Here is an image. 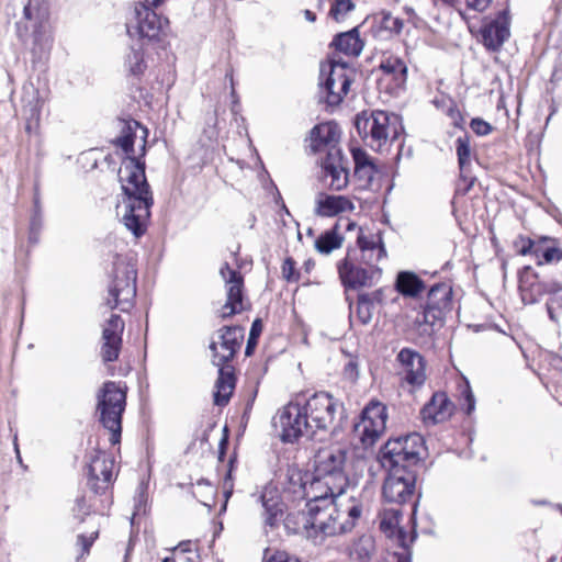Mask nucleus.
I'll use <instances>...</instances> for the list:
<instances>
[{"label": "nucleus", "instance_id": "f257e3e1", "mask_svg": "<svg viewBox=\"0 0 562 562\" xmlns=\"http://www.w3.org/2000/svg\"><path fill=\"white\" fill-rule=\"evenodd\" d=\"M119 178L125 198L116 207L117 214L122 215L125 227L139 237L145 232L153 205V196L145 177V165L128 156L122 162Z\"/></svg>", "mask_w": 562, "mask_h": 562}, {"label": "nucleus", "instance_id": "f03ea898", "mask_svg": "<svg viewBox=\"0 0 562 562\" xmlns=\"http://www.w3.org/2000/svg\"><path fill=\"white\" fill-rule=\"evenodd\" d=\"M23 14L16 22V35L31 53L33 61L45 59L53 47L54 35L47 0H21Z\"/></svg>", "mask_w": 562, "mask_h": 562}, {"label": "nucleus", "instance_id": "7ed1b4c3", "mask_svg": "<svg viewBox=\"0 0 562 562\" xmlns=\"http://www.w3.org/2000/svg\"><path fill=\"white\" fill-rule=\"evenodd\" d=\"M244 328L240 326H224L217 330L216 337L210 344L212 362L218 367V378L215 382L214 403L224 406L228 403L235 389L233 368L225 363L233 360L241 346Z\"/></svg>", "mask_w": 562, "mask_h": 562}, {"label": "nucleus", "instance_id": "20e7f679", "mask_svg": "<svg viewBox=\"0 0 562 562\" xmlns=\"http://www.w3.org/2000/svg\"><path fill=\"white\" fill-rule=\"evenodd\" d=\"M346 508L338 501H325L324 504L307 502L312 530L308 538L315 543H321L325 538L350 531L356 520L361 516V506L353 499Z\"/></svg>", "mask_w": 562, "mask_h": 562}, {"label": "nucleus", "instance_id": "39448f33", "mask_svg": "<svg viewBox=\"0 0 562 562\" xmlns=\"http://www.w3.org/2000/svg\"><path fill=\"white\" fill-rule=\"evenodd\" d=\"M108 295L105 304L110 308L127 312L136 296L137 271L131 259L116 256L109 272Z\"/></svg>", "mask_w": 562, "mask_h": 562}, {"label": "nucleus", "instance_id": "423d86ee", "mask_svg": "<svg viewBox=\"0 0 562 562\" xmlns=\"http://www.w3.org/2000/svg\"><path fill=\"white\" fill-rule=\"evenodd\" d=\"M355 126L364 143L375 151H383L400 134L398 117L385 111L358 114Z\"/></svg>", "mask_w": 562, "mask_h": 562}, {"label": "nucleus", "instance_id": "0eeeda50", "mask_svg": "<svg viewBox=\"0 0 562 562\" xmlns=\"http://www.w3.org/2000/svg\"><path fill=\"white\" fill-rule=\"evenodd\" d=\"M126 405V393L115 382L109 381L98 393L97 409L100 422L111 432V442L117 443L122 431V414Z\"/></svg>", "mask_w": 562, "mask_h": 562}, {"label": "nucleus", "instance_id": "6e6552de", "mask_svg": "<svg viewBox=\"0 0 562 562\" xmlns=\"http://www.w3.org/2000/svg\"><path fill=\"white\" fill-rule=\"evenodd\" d=\"M346 450L331 446L319 449L314 456V474L329 480L335 491H345L348 477L345 473Z\"/></svg>", "mask_w": 562, "mask_h": 562}, {"label": "nucleus", "instance_id": "1a4fd4ad", "mask_svg": "<svg viewBox=\"0 0 562 562\" xmlns=\"http://www.w3.org/2000/svg\"><path fill=\"white\" fill-rule=\"evenodd\" d=\"M351 70L345 63L333 60L321 68L319 93L329 106L341 103L351 85Z\"/></svg>", "mask_w": 562, "mask_h": 562}, {"label": "nucleus", "instance_id": "9d476101", "mask_svg": "<svg viewBox=\"0 0 562 562\" xmlns=\"http://www.w3.org/2000/svg\"><path fill=\"white\" fill-rule=\"evenodd\" d=\"M167 20H162L145 3H137L126 16V32L130 37L155 41L162 33Z\"/></svg>", "mask_w": 562, "mask_h": 562}, {"label": "nucleus", "instance_id": "9b49d317", "mask_svg": "<svg viewBox=\"0 0 562 562\" xmlns=\"http://www.w3.org/2000/svg\"><path fill=\"white\" fill-rule=\"evenodd\" d=\"M386 419V407L382 403L372 401L364 407L360 420L353 426L355 436L364 448L373 446L381 437Z\"/></svg>", "mask_w": 562, "mask_h": 562}, {"label": "nucleus", "instance_id": "f8f14e48", "mask_svg": "<svg viewBox=\"0 0 562 562\" xmlns=\"http://www.w3.org/2000/svg\"><path fill=\"white\" fill-rule=\"evenodd\" d=\"M302 405L314 432L331 428L339 407L331 395L325 392L315 393Z\"/></svg>", "mask_w": 562, "mask_h": 562}, {"label": "nucleus", "instance_id": "ddd939ff", "mask_svg": "<svg viewBox=\"0 0 562 562\" xmlns=\"http://www.w3.org/2000/svg\"><path fill=\"white\" fill-rule=\"evenodd\" d=\"M279 424L282 430L281 438L285 442H294L302 436L315 435L310 419L305 415L302 403L290 402L279 415Z\"/></svg>", "mask_w": 562, "mask_h": 562}, {"label": "nucleus", "instance_id": "4468645a", "mask_svg": "<svg viewBox=\"0 0 562 562\" xmlns=\"http://www.w3.org/2000/svg\"><path fill=\"white\" fill-rule=\"evenodd\" d=\"M220 274L225 282L226 302L220 310V317L225 319L246 310L244 303V278L241 273L234 270L225 262Z\"/></svg>", "mask_w": 562, "mask_h": 562}, {"label": "nucleus", "instance_id": "2eb2a0df", "mask_svg": "<svg viewBox=\"0 0 562 562\" xmlns=\"http://www.w3.org/2000/svg\"><path fill=\"white\" fill-rule=\"evenodd\" d=\"M356 250H349L347 256L338 262L337 269L342 284L349 289L372 286L381 276L380 268H362L353 258Z\"/></svg>", "mask_w": 562, "mask_h": 562}, {"label": "nucleus", "instance_id": "dca6fc26", "mask_svg": "<svg viewBox=\"0 0 562 562\" xmlns=\"http://www.w3.org/2000/svg\"><path fill=\"white\" fill-rule=\"evenodd\" d=\"M415 475L405 469H389L384 481L382 495L387 503L401 505L413 497Z\"/></svg>", "mask_w": 562, "mask_h": 562}, {"label": "nucleus", "instance_id": "f3484780", "mask_svg": "<svg viewBox=\"0 0 562 562\" xmlns=\"http://www.w3.org/2000/svg\"><path fill=\"white\" fill-rule=\"evenodd\" d=\"M87 477L88 486L93 493H104L113 482L114 459L105 452H95L90 458Z\"/></svg>", "mask_w": 562, "mask_h": 562}, {"label": "nucleus", "instance_id": "a211bd4d", "mask_svg": "<svg viewBox=\"0 0 562 562\" xmlns=\"http://www.w3.org/2000/svg\"><path fill=\"white\" fill-rule=\"evenodd\" d=\"M509 7L498 11L494 19H485L481 29L484 46L490 50H497L510 35Z\"/></svg>", "mask_w": 562, "mask_h": 562}, {"label": "nucleus", "instance_id": "6ab92c4d", "mask_svg": "<svg viewBox=\"0 0 562 562\" xmlns=\"http://www.w3.org/2000/svg\"><path fill=\"white\" fill-rule=\"evenodd\" d=\"M124 321L120 315L112 314L105 322L102 330L101 358L103 362H113L117 360L122 348V334L124 331Z\"/></svg>", "mask_w": 562, "mask_h": 562}, {"label": "nucleus", "instance_id": "aec40b11", "mask_svg": "<svg viewBox=\"0 0 562 562\" xmlns=\"http://www.w3.org/2000/svg\"><path fill=\"white\" fill-rule=\"evenodd\" d=\"M322 169L324 181L329 189L340 191L347 187L348 168L341 149H334L331 154L326 155L322 160Z\"/></svg>", "mask_w": 562, "mask_h": 562}, {"label": "nucleus", "instance_id": "412c9836", "mask_svg": "<svg viewBox=\"0 0 562 562\" xmlns=\"http://www.w3.org/2000/svg\"><path fill=\"white\" fill-rule=\"evenodd\" d=\"M452 290L446 283H438L430 288L427 303L424 308V322L434 325L451 308Z\"/></svg>", "mask_w": 562, "mask_h": 562}, {"label": "nucleus", "instance_id": "4be33fe9", "mask_svg": "<svg viewBox=\"0 0 562 562\" xmlns=\"http://www.w3.org/2000/svg\"><path fill=\"white\" fill-rule=\"evenodd\" d=\"M396 360L400 363V374L406 383L420 386L426 381V362L423 356L409 348H403Z\"/></svg>", "mask_w": 562, "mask_h": 562}, {"label": "nucleus", "instance_id": "5701e85b", "mask_svg": "<svg viewBox=\"0 0 562 562\" xmlns=\"http://www.w3.org/2000/svg\"><path fill=\"white\" fill-rule=\"evenodd\" d=\"M339 139L340 130L336 123H321L314 126L310 133V147L313 153L325 150L326 155H329L334 149H340L338 147Z\"/></svg>", "mask_w": 562, "mask_h": 562}, {"label": "nucleus", "instance_id": "b1692460", "mask_svg": "<svg viewBox=\"0 0 562 562\" xmlns=\"http://www.w3.org/2000/svg\"><path fill=\"white\" fill-rule=\"evenodd\" d=\"M454 405L446 393L436 392L430 401L422 408L420 415L426 425H436L449 419Z\"/></svg>", "mask_w": 562, "mask_h": 562}, {"label": "nucleus", "instance_id": "393cba45", "mask_svg": "<svg viewBox=\"0 0 562 562\" xmlns=\"http://www.w3.org/2000/svg\"><path fill=\"white\" fill-rule=\"evenodd\" d=\"M357 244L361 254V262L368 268H378V262L386 257V250L380 234L366 235L362 232L357 238Z\"/></svg>", "mask_w": 562, "mask_h": 562}, {"label": "nucleus", "instance_id": "a878e982", "mask_svg": "<svg viewBox=\"0 0 562 562\" xmlns=\"http://www.w3.org/2000/svg\"><path fill=\"white\" fill-rule=\"evenodd\" d=\"M550 290V284L538 281V276L530 266H525L519 272V291L525 304L536 303L544 293Z\"/></svg>", "mask_w": 562, "mask_h": 562}, {"label": "nucleus", "instance_id": "bb28decb", "mask_svg": "<svg viewBox=\"0 0 562 562\" xmlns=\"http://www.w3.org/2000/svg\"><path fill=\"white\" fill-rule=\"evenodd\" d=\"M351 154L355 161V177L359 183V188L364 190L370 189L376 173L373 160L367 151L361 148H353Z\"/></svg>", "mask_w": 562, "mask_h": 562}, {"label": "nucleus", "instance_id": "cd10ccee", "mask_svg": "<svg viewBox=\"0 0 562 562\" xmlns=\"http://www.w3.org/2000/svg\"><path fill=\"white\" fill-rule=\"evenodd\" d=\"M355 205L350 199L344 195L319 194L316 199L315 212L321 216H336L340 213L352 212Z\"/></svg>", "mask_w": 562, "mask_h": 562}, {"label": "nucleus", "instance_id": "c85d7f7f", "mask_svg": "<svg viewBox=\"0 0 562 562\" xmlns=\"http://www.w3.org/2000/svg\"><path fill=\"white\" fill-rule=\"evenodd\" d=\"M404 453L402 437L389 440L381 450L382 465L387 469L408 470L412 464H408V458Z\"/></svg>", "mask_w": 562, "mask_h": 562}, {"label": "nucleus", "instance_id": "c756f323", "mask_svg": "<svg viewBox=\"0 0 562 562\" xmlns=\"http://www.w3.org/2000/svg\"><path fill=\"white\" fill-rule=\"evenodd\" d=\"M344 492L335 491L329 480L321 479L313 473V480L306 486L305 496L308 497V502H317L322 505L325 501H338Z\"/></svg>", "mask_w": 562, "mask_h": 562}, {"label": "nucleus", "instance_id": "7c9ffc66", "mask_svg": "<svg viewBox=\"0 0 562 562\" xmlns=\"http://www.w3.org/2000/svg\"><path fill=\"white\" fill-rule=\"evenodd\" d=\"M531 257L537 266L557 263L562 259V249L548 237H539L533 246Z\"/></svg>", "mask_w": 562, "mask_h": 562}, {"label": "nucleus", "instance_id": "2f4dec72", "mask_svg": "<svg viewBox=\"0 0 562 562\" xmlns=\"http://www.w3.org/2000/svg\"><path fill=\"white\" fill-rule=\"evenodd\" d=\"M260 499L265 509V525L274 528L283 517V504L277 492L271 488H266Z\"/></svg>", "mask_w": 562, "mask_h": 562}, {"label": "nucleus", "instance_id": "473e14b6", "mask_svg": "<svg viewBox=\"0 0 562 562\" xmlns=\"http://www.w3.org/2000/svg\"><path fill=\"white\" fill-rule=\"evenodd\" d=\"M349 554L355 562H371L378 554L373 536L362 535L356 539L350 546Z\"/></svg>", "mask_w": 562, "mask_h": 562}, {"label": "nucleus", "instance_id": "72a5a7b5", "mask_svg": "<svg viewBox=\"0 0 562 562\" xmlns=\"http://www.w3.org/2000/svg\"><path fill=\"white\" fill-rule=\"evenodd\" d=\"M331 44L337 50L348 56H359L363 49V42L357 27L336 35Z\"/></svg>", "mask_w": 562, "mask_h": 562}, {"label": "nucleus", "instance_id": "f704fd0d", "mask_svg": "<svg viewBox=\"0 0 562 562\" xmlns=\"http://www.w3.org/2000/svg\"><path fill=\"white\" fill-rule=\"evenodd\" d=\"M380 69L392 77L397 86H402L407 80V65L405 61L393 54H383Z\"/></svg>", "mask_w": 562, "mask_h": 562}, {"label": "nucleus", "instance_id": "c9c22d12", "mask_svg": "<svg viewBox=\"0 0 562 562\" xmlns=\"http://www.w3.org/2000/svg\"><path fill=\"white\" fill-rule=\"evenodd\" d=\"M402 513L397 507L384 508L380 514V529L387 536L397 535L400 546L405 543V533L398 528Z\"/></svg>", "mask_w": 562, "mask_h": 562}, {"label": "nucleus", "instance_id": "e433bc0d", "mask_svg": "<svg viewBox=\"0 0 562 562\" xmlns=\"http://www.w3.org/2000/svg\"><path fill=\"white\" fill-rule=\"evenodd\" d=\"M283 525L289 533H305L308 538V531L312 530L308 509L289 513L283 519Z\"/></svg>", "mask_w": 562, "mask_h": 562}, {"label": "nucleus", "instance_id": "4c0bfd02", "mask_svg": "<svg viewBox=\"0 0 562 562\" xmlns=\"http://www.w3.org/2000/svg\"><path fill=\"white\" fill-rule=\"evenodd\" d=\"M23 112L29 121L38 122L44 101L32 86L23 88Z\"/></svg>", "mask_w": 562, "mask_h": 562}, {"label": "nucleus", "instance_id": "58836bf2", "mask_svg": "<svg viewBox=\"0 0 562 562\" xmlns=\"http://www.w3.org/2000/svg\"><path fill=\"white\" fill-rule=\"evenodd\" d=\"M549 299L547 301V312L549 318L558 327L562 326V285L550 284L548 290Z\"/></svg>", "mask_w": 562, "mask_h": 562}, {"label": "nucleus", "instance_id": "ea45409f", "mask_svg": "<svg viewBox=\"0 0 562 562\" xmlns=\"http://www.w3.org/2000/svg\"><path fill=\"white\" fill-rule=\"evenodd\" d=\"M396 289L406 296H416L424 289L423 281L413 272H400L396 279Z\"/></svg>", "mask_w": 562, "mask_h": 562}, {"label": "nucleus", "instance_id": "a19ab883", "mask_svg": "<svg viewBox=\"0 0 562 562\" xmlns=\"http://www.w3.org/2000/svg\"><path fill=\"white\" fill-rule=\"evenodd\" d=\"M344 237L337 232V226L321 234L315 240L318 252L328 255L342 246Z\"/></svg>", "mask_w": 562, "mask_h": 562}, {"label": "nucleus", "instance_id": "79ce46f5", "mask_svg": "<svg viewBox=\"0 0 562 562\" xmlns=\"http://www.w3.org/2000/svg\"><path fill=\"white\" fill-rule=\"evenodd\" d=\"M124 67L128 74L139 76L144 72L146 64L144 60V49L142 45H133L124 59Z\"/></svg>", "mask_w": 562, "mask_h": 562}, {"label": "nucleus", "instance_id": "37998d69", "mask_svg": "<svg viewBox=\"0 0 562 562\" xmlns=\"http://www.w3.org/2000/svg\"><path fill=\"white\" fill-rule=\"evenodd\" d=\"M403 445L405 447L406 458H408V464L415 465L422 459V452L424 451V439L419 434H411L402 437Z\"/></svg>", "mask_w": 562, "mask_h": 562}, {"label": "nucleus", "instance_id": "c03bdc74", "mask_svg": "<svg viewBox=\"0 0 562 562\" xmlns=\"http://www.w3.org/2000/svg\"><path fill=\"white\" fill-rule=\"evenodd\" d=\"M285 477V491H288L289 493L293 494L296 497H304L307 485L306 482L304 481L303 473L296 468H289Z\"/></svg>", "mask_w": 562, "mask_h": 562}, {"label": "nucleus", "instance_id": "a18cd8bd", "mask_svg": "<svg viewBox=\"0 0 562 562\" xmlns=\"http://www.w3.org/2000/svg\"><path fill=\"white\" fill-rule=\"evenodd\" d=\"M373 308V302L369 294L358 296L356 314L361 324L367 325L371 322Z\"/></svg>", "mask_w": 562, "mask_h": 562}, {"label": "nucleus", "instance_id": "49530a36", "mask_svg": "<svg viewBox=\"0 0 562 562\" xmlns=\"http://www.w3.org/2000/svg\"><path fill=\"white\" fill-rule=\"evenodd\" d=\"M376 19L379 21L380 26L385 31H390L391 33L394 34H400L403 30V20L397 16H393L391 12L382 11L376 15Z\"/></svg>", "mask_w": 562, "mask_h": 562}, {"label": "nucleus", "instance_id": "de8ad7c7", "mask_svg": "<svg viewBox=\"0 0 562 562\" xmlns=\"http://www.w3.org/2000/svg\"><path fill=\"white\" fill-rule=\"evenodd\" d=\"M355 9L351 0H336L330 10L329 15L337 22L346 19L347 14Z\"/></svg>", "mask_w": 562, "mask_h": 562}, {"label": "nucleus", "instance_id": "09e8293b", "mask_svg": "<svg viewBox=\"0 0 562 562\" xmlns=\"http://www.w3.org/2000/svg\"><path fill=\"white\" fill-rule=\"evenodd\" d=\"M457 144V155L458 161L461 170L465 168L470 164L471 159V147L470 142L467 137H459L456 142Z\"/></svg>", "mask_w": 562, "mask_h": 562}, {"label": "nucleus", "instance_id": "8fccbe9b", "mask_svg": "<svg viewBox=\"0 0 562 562\" xmlns=\"http://www.w3.org/2000/svg\"><path fill=\"white\" fill-rule=\"evenodd\" d=\"M465 2L469 9L477 12H484L492 4L499 10L509 7V0H465Z\"/></svg>", "mask_w": 562, "mask_h": 562}, {"label": "nucleus", "instance_id": "3c124183", "mask_svg": "<svg viewBox=\"0 0 562 562\" xmlns=\"http://www.w3.org/2000/svg\"><path fill=\"white\" fill-rule=\"evenodd\" d=\"M460 400L462 401V407L467 415H471L475 409V398L468 381L460 390Z\"/></svg>", "mask_w": 562, "mask_h": 562}, {"label": "nucleus", "instance_id": "603ef678", "mask_svg": "<svg viewBox=\"0 0 562 562\" xmlns=\"http://www.w3.org/2000/svg\"><path fill=\"white\" fill-rule=\"evenodd\" d=\"M537 239H532L530 237H526L522 235H519L514 240V247L517 250V252L521 256H531L533 251V246L536 244Z\"/></svg>", "mask_w": 562, "mask_h": 562}, {"label": "nucleus", "instance_id": "864d4df0", "mask_svg": "<svg viewBox=\"0 0 562 562\" xmlns=\"http://www.w3.org/2000/svg\"><path fill=\"white\" fill-rule=\"evenodd\" d=\"M262 331V323L260 319H255L251 324L247 346H246V355L249 356L251 353L252 348L257 345L258 337Z\"/></svg>", "mask_w": 562, "mask_h": 562}, {"label": "nucleus", "instance_id": "5fc2aeb1", "mask_svg": "<svg viewBox=\"0 0 562 562\" xmlns=\"http://www.w3.org/2000/svg\"><path fill=\"white\" fill-rule=\"evenodd\" d=\"M282 276L286 281H297L299 273L295 271V261L286 258L282 265Z\"/></svg>", "mask_w": 562, "mask_h": 562}, {"label": "nucleus", "instance_id": "6e6d98bb", "mask_svg": "<svg viewBox=\"0 0 562 562\" xmlns=\"http://www.w3.org/2000/svg\"><path fill=\"white\" fill-rule=\"evenodd\" d=\"M263 562H301L296 557L290 555L284 551H277L270 555H266Z\"/></svg>", "mask_w": 562, "mask_h": 562}, {"label": "nucleus", "instance_id": "4d7b16f0", "mask_svg": "<svg viewBox=\"0 0 562 562\" xmlns=\"http://www.w3.org/2000/svg\"><path fill=\"white\" fill-rule=\"evenodd\" d=\"M470 126L472 131L480 136L487 135L492 131V126L487 122L479 117L473 119L471 121Z\"/></svg>", "mask_w": 562, "mask_h": 562}, {"label": "nucleus", "instance_id": "13d9d810", "mask_svg": "<svg viewBox=\"0 0 562 562\" xmlns=\"http://www.w3.org/2000/svg\"><path fill=\"white\" fill-rule=\"evenodd\" d=\"M72 512L80 521H83V516L89 514V506L87 505L85 497L77 498Z\"/></svg>", "mask_w": 562, "mask_h": 562}, {"label": "nucleus", "instance_id": "bf43d9fd", "mask_svg": "<svg viewBox=\"0 0 562 562\" xmlns=\"http://www.w3.org/2000/svg\"><path fill=\"white\" fill-rule=\"evenodd\" d=\"M117 144L126 154L134 153V136L131 133H126L117 139Z\"/></svg>", "mask_w": 562, "mask_h": 562}, {"label": "nucleus", "instance_id": "052dcab7", "mask_svg": "<svg viewBox=\"0 0 562 562\" xmlns=\"http://www.w3.org/2000/svg\"><path fill=\"white\" fill-rule=\"evenodd\" d=\"M97 537L98 531L92 532L90 537L79 535L77 537V542L82 547L83 552H88Z\"/></svg>", "mask_w": 562, "mask_h": 562}, {"label": "nucleus", "instance_id": "680f3d73", "mask_svg": "<svg viewBox=\"0 0 562 562\" xmlns=\"http://www.w3.org/2000/svg\"><path fill=\"white\" fill-rule=\"evenodd\" d=\"M344 375L350 381H356L358 378V364L355 361L350 360L345 366Z\"/></svg>", "mask_w": 562, "mask_h": 562}, {"label": "nucleus", "instance_id": "e2e57ef3", "mask_svg": "<svg viewBox=\"0 0 562 562\" xmlns=\"http://www.w3.org/2000/svg\"><path fill=\"white\" fill-rule=\"evenodd\" d=\"M304 16L310 22H315L316 21V14L314 12H312L311 10H305L304 11Z\"/></svg>", "mask_w": 562, "mask_h": 562}, {"label": "nucleus", "instance_id": "0e129e2a", "mask_svg": "<svg viewBox=\"0 0 562 562\" xmlns=\"http://www.w3.org/2000/svg\"><path fill=\"white\" fill-rule=\"evenodd\" d=\"M448 115L451 116L453 120L460 116L459 111L454 109L453 106H450L448 109Z\"/></svg>", "mask_w": 562, "mask_h": 562}, {"label": "nucleus", "instance_id": "69168bd1", "mask_svg": "<svg viewBox=\"0 0 562 562\" xmlns=\"http://www.w3.org/2000/svg\"><path fill=\"white\" fill-rule=\"evenodd\" d=\"M164 0H144L148 5L158 7Z\"/></svg>", "mask_w": 562, "mask_h": 562}, {"label": "nucleus", "instance_id": "338daca9", "mask_svg": "<svg viewBox=\"0 0 562 562\" xmlns=\"http://www.w3.org/2000/svg\"><path fill=\"white\" fill-rule=\"evenodd\" d=\"M226 77H228V78H229V80H231V85H232V97H235V95H236V91H235V88H234L233 74H232V72H228V74L226 75Z\"/></svg>", "mask_w": 562, "mask_h": 562}, {"label": "nucleus", "instance_id": "774afa93", "mask_svg": "<svg viewBox=\"0 0 562 562\" xmlns=\"http://www.w3.org/2000/svg\"><path fill=\"white\" fill-rule=\"evenodd\" d=\"M161 562H176L172 558H165Z\"/></svg>", "mask_w": 562, "mask_h": 562}]
</instances>
